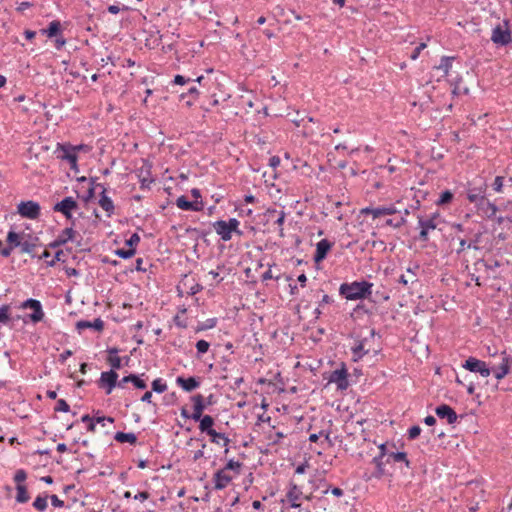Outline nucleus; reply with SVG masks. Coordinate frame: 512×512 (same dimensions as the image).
I'll list each match as a JSON object with an SVG mask.
<instances>
[{
	"instance_id": "f257e3e1",
	"label": "nucleus",
	"mask_w": 512,
	"mask_h": 512,
	"mask_svg": "<svg viewBox=\"0 0 512 512\" xmlns=\"http://www.w3.org/2000/svg\"><path fill=\"white\" fill-rule=\"evenodd\" d=\"M373 283L366 280L344 282L339 287V295L346 300H363L372 295Z\"/></svg>"
},
{
	"instance_id": "f03ea898",
	"label": "nucleus",
	"mask_w": 512,
	"mask_h": 512,
	"mask_svg": "<svg viewBox=\"0 0 512 512\" xmlns=\"http://www.w3.org/2000/svg\"><path fill=\"white\" fill-rule=\"evenodd\" d=\"M193 420L199 422V431L202 434L208 435L211 443H218V439H223V447L225 448L224 455L227 456L229 453L228 445L230 443V439L225 433L218 432L214 429L215 419L211 415L205 414Z\"/></svg>"
},
{
	"instance_id": "7ed1b4c3",
	"label": "nucleus",
	"mask_w": 512,
	"mask_h": 512,
	"mask_svg": "<svg viewBox=\"0 0 512 512\" xmlns=\"http://www.w3.org/2000/svg\"><path fill=\"white\" fill-rule=\"evenodd\" d=\"M396 449V444L394 442H384L378 445L379 453L373 457L372 463L375 466V470L372 473V477L376 479H381L382 477L388 475V471L385 468L384 461L389 458V454L392 453Z\"/></svg>"
},
{
	"instance_id": "20e7f679",
	"label": "nucleus",
	"mask_w": 512,
	"mask_h": 512,
	"mask_svg": "<svg viewBox=\"0 0 512 512\" xmlns=\"http://www.w3.org/2000/svg\"><path fill=\"white\" fill-rule=\"evenodd\" d=\"M486 180L482 177H476L472 181L468 182L467 187V199L469 202L474 203L476 206H480L486 199L487 191Z\"/></svg>"
},
{
	"instance_id": "39448f33",
	"label": "nucleus",
	"mask_w": 512,
	"mask_h": 512,
	"mask_svg": "<svg viewBox=\"0 0 512 512\" xmlns=\"http://www.w3.org/2000/svg\"><path fill=\"white\" fill-rule=\"evenodd\" d=\"M20 309H32L33 312L30 314H27L23 321L24 323H27V320L32 322L33 324H37L41 322L44 319L45 313L43 311L42 304L39 300L34 298H28L25 301L21 302L19 305Z\"/></svg>"
},
{
	"instance_id": "423d86ee",
	"label": "nucleus",
	"mask_w": 512,
	"mask_h": 512,
	"mask_svg": "<svg viewBox=\"0 0 512 512\" xmlns=\"http://www.w3.org/2000/svg\"><path fill=\"white\" fill-rule=\"evenodd\" d=\"M504 27L496 25L491 34V41L498 46H507L512 42L511 31L509 29V20H503Z\"/></svg>"
},
{
	"instance_id": "0eeeda50",
	"label": "nucleus",
	"mask_w": 512,
	"mask_h": 512,
	"mask_svg": "<svg viewBox=\"0 0 512 512\" xmlns=\"http://www.w3.org/2000/svg\"><path fill=\"white\" fill-rule=\"evenodd\" d=\"M79 208L78 202L72 197L67 196L64 197L61 201L57 202L53 206L54 212H59L64 215L67 220L72 221V225H74L75 221L73 219V211Z\"/></svg>"
},
{
	"instance_id": "6e6552de",
	"label": "nucleus",
	"mask_w": 512,
	"mask_h": 512,
	"mask_svg": "<svg viewBox=\"0 0 512 512\" xmlns=\"http://www.w3.org/2000/svg\"><path fill=\"white\" fill-rule=\"evenodd\" d=\"M385 466H396L398 465L400 471L405 473L403 468L405 467L408 470H413L412 462L408 458V454L405 451H398L395 449L392 453L389 454V458L385 461Z\"/></svg>"
},
{
	"instance_id": "1a4fd4ad",
	"label": "nucleus",
	"mask_w": 512,
	"mask_h": 512,
	"mask_svg": "<svg viewBox=\"0 0 512 512\" xmlns=\"http://www.w3.org/2000/svg\"><path fill=\"white\" fill-rule=\"evenodd\" d=\"M97 385L105 390L106 395H110L115 387H119L118 373L114 370L102 372Z\"/></svg>"
},
{
	"instance_id": "9d476101",
	"label": "nucleus",
	"mask_w": 512,
	"mask_h": 512,
	"mask_svg": "<svg viewBox=\"0 0 512 512\" xmlns=\"http://www.w3.org/2000/svg\"><path fill=\"white\" fill-rule=\"evenodd\" d=\"M17 212L24 218L37 219L41 213V207L38 202L33 200L21 201L17 205Z\"/></svg>"
},
{
	"instance_id": "9b49d317",
	"label": "nucleus",
	"mask_w": 512,
	"mask_h": 512,
	"mask_svg": "<svg viewBox=\"0 0 512 512\" xmlns=\"http://www.w3.org/2000/svg\"><path fill=\"white\" fill-rule=\"evenodd\" d=\"M330 383H335L338 390H346L349 387L348 371L344 362L341 363V367L332 371L328 377Z\"/></svg>"
},
{
	"instance_id": "f8f14e48",
	"label": "nucleus",
	"mask_w": 512,
	"mask_h": 512,
	"mask_svg": "<svg viewBox=\"0 0 512 512\" xmlns=\"http://www.w3.org/2000/svg\"><path fill=\"white\" fill-rule=\"evenodd\" d=\"M462 367L470 372L479 373L482 377H488L491 374V369L487 366L486 362L475 357L466 359Z\"/></svg>"
},
{
	"instance_id": "ddd939ff",
	"label": "nucleus",
	"mask_w": 512,
	"mask_h": 512,
	"mask_svg": "<svg viewBox=\"0 0 512 512\" xmlns=\"http://www.w3.org/2000/svg\"><path fill=\"white\" fill-rule=\"evenodd\" d=\"M418 240L421 242L429 241V233L437 228V223L432 218H425V216L418 215Z\"/></svg>"
},
{
	"instance_id": "4468645a",
	"label": "nucleus",
	"mask_w": 512,
	"mask_h": 512,
	"mask_svg": "<svg viewBox=\"0 0 512 512\" xmlns=\"http://www.w3.org/2000/svg\"><path fill=\"white\" fill-rule=\"evenodd\" d=\"M152 165L147 160H143V164L137 169L136 174L140 182V188L142 190L150 189V185L154 182L152 178Z\"/></svg>"
},
{
	"instance_id": "2eb2a0df",
	"label": "nucleus",
	"mask_w": 512,
	"mask_h": 512,
	"mask_svg": "<svg viewBox=\"0 0 512 512\" xmlns=\"http://www.w3.org/2000/svg\"><path fill=\"white\" fill-rule=\"evenodd\" d=\"M54 154L56 155L57 159L62 161L70 162L74 159H78V155L75 153L74 145L69 142L57 143Z\"/></svg>"
},
{
	"instance_id": "dca6fc26",
	"label": "nucleus",
	"mask_w": 512,
	"mask_h": 512,
	"mask_svg": "<svg viewBox=\"0 0 512 512\" xmlns=\"http://www.w3.org/2000/svg\"><path fill=\"white\" fill-rule=\"evenodd\" d=\"M398 212L399 211L393 204H391L389 206L365 207L361 210V214L372 215L373 219L379 218L380 216H384V215H393Z\"/></svg>"
},
{
	"instance_id": "f3484780",
	"label": "nucleus",
	"mask_w": 512,
	"mask_h": 512,
	"mask_svg": "<svg viewBox=\"0 0 512 512\" xmlns=\"http://www.w3.org/2000/svg\"><path fill=\"white\" fill-rule=\"evenodd\" d=\"M76 231L71 227H67L61 231V233L48 244L49 248L56 249L65 245L69 241H74Z\"/></svg>"
},
{
	"instance_id": "a211bd4d",
	"label": "nucleus",
	"mask_w": 512,
	"mask_h": 512,
	"mask_svg": "<svg viewBox=\"0 0 512 512\" xmlns=\"http://www.w3.org/2000/svg\"><path fill=\"white\" fill-rule=\"evenodd\" d=\"M502 355V362L499 366L495 368H490L491 372H494V376L497 380H502L505 378L509 372H510V366L512 364V357L506 353V351H503L501 353Z\"/></svg>"
},
{
	"instance_id": "6ab92c4d",
	"label": "nucleus",
	"mask_w": 512,
	"mask_h": 512,
	"mask_svg": "<svg viewBox=\"0 0 512 512\" xmlns=\"http://www.w3.org/2000/svg\"><path fill=\"white\" fill-rule=\"evenodd\" d=\"M333 247V242L328 239H322L316 244V250L313 256L315 263H320L326 259L329 251Z\"/></svg>"
},
{
	"instance_id": "aec40b11",
	"label": "nucleus",
	"mask_w": 512,
	"mask_h": 512,
	"mask_svg": "<svg viewBox=\"0 0 512 512\" xmlns=\"http://www.w3.org/2000/svg\"><path fill=\"white\" fill-rule=\"evenodd\" d=\"M435 413L440 419H446L448 424H454L458 420L455 410L448 404H441L435 408Z\"/></svg>"
},
{
	"instance_id": "412c9836",
	"label": "nucleus",
	"mask_w": 512,
	"mask_h": 512,
	"mask_svg": "<svg viewBox=\"0 0 512 512\" xmlns=\"http://www.w3.org/2000/svg\"><path fill=\"white\" fill-rule=\"evenodd\" d=\"M178 208L184 211H202L204 208L203 201H189L185 195H181L176 199Z\"/></svg>"
},
{
	"instance_id": "4be33fe9",
	"label": "nucleus",
	"mask_w": 512,
	"mask_h": 512,
	"mask_svg": "<svg viewBox=\"0 0 512 512\" xmlns=\"http://www.w3.org/2000/svg\"><path fill=\"white\" fill-rule=\"evenodd\" d=\"M234 476L228 474L225 470L219 469L214 473L213 482L215 490L225 489L233 480Z\"/></svg>"
},
{
	"instance_id": "5701e85b",
	"label": "nucleus",
	"mask_w": 512,
	"mask_h": 512,
	"mask_svg": "<svg viewBox=\"0 0 512 512\" xmlns=\"http://www.w3.org/2000/svg\"><path fill=\"white\" fill-rule=\"evenodd\" d=\"M212 227L217 233V235L220 236V239L224 242H228L232 239V230L229 228V226L226 224L225 220H217L212 223Z\"/></svg>"
},
{
	"instance_id": "b1692460",
	"label": "nucleus",
	"mask_w": 512,
	"mask_h": 512,
	"mask_svg": "<svg viewBox=\"0 0 512 512\" xmlns=\"http://www.w3.org/2000/svg\"><path fill=\"white\" fill-rule=\"evenodd\" d=\"M302 494L300 487L293 481H290L288 491L286 493L287 500L290 502V507H300V504L297 501L301 498Z\"/></svg>"
},
{
	"instance_id": "393cba45",
	"label": "nucleus",
	"mask_w": 512,
	"mask_h": 512,
	"mask_svg": "<svg viewBox=\"0 0 512 512\" xmlns=\"http://www.w3.org/2000/svg\"><path fill=\"white\" fill-rule=\"evenodd\" d=\"M176 384L180 386L185 392H192L200 386L199 378L195 376H190L188 378H184L183 376H178L176 378Z\"/></svg>"
},
{
	"instance_id": "a878e982",
	"label": "nucleus",
	"mask_w": 512,
	"mask_h": 512,
	"mask_svg": "<svg viewBox=\"0 0 512 512\" xmlns=\"http://www.w3.org/2000/svg\"><path fill=\"white\" fill-rule=\"evenodd\" d=\"M191 401L193 402V412L191 413V419L193 420L204 415L203 412L207 406L205 404V397L201 394L192 396Z\"/></svg>"
},
{
	"instance_id": "bb28decb",
	"label": "nucleus",
	"mask_w": 512,
	"mask_h": 512,
	"mask_svg": "<svg viewBox=\"0 0 512 512\" xmlns=\"http://www.w3.org/2000/svg\"><path fill=\"white\" fill-rule=\"evenodd\" d=\"M102 188L99 198V205L107 212V216L110 217L114 213V203L112 199L107 195V188L103 184H98Z\"/></svg>"
},
{
	"instance_id": "cd10ccee",
	"label": "nucleus",
	"mask_w": 512,
	"mask_h": 512,
	"mask_svg": "<svg viewBox=\"0 0 512 512\" xmlns=\"http://www.w3.org/2000/svg\"><path fill=\"white\" fill-rule=\"evenodd\" d=\"M88 328L101 332L104 329V321L101 318H96L93 321L79 320L76 322V329L79 332Z\"/></svg>"
},
{
	"instance_id": "c85d7f7f",
	"label": "nucleus",
	"mask_w": 512,
	"mask_h": 512,
	"mask_svg": "<svg viewBox=\"0 0 512 512\" xmlns=\"http://www.w3.org/2000/svg\"><path fill=\"white\" fill-rule=\"evenodd\" d=\"M126 383H132L133 386L139 390H145L147 388V383L139 375L133 373L124 376L119 381V388H124Z\"/></svg>"
},
{
	"instance_id": "c756f323",
	"label": "nucleus",
	"mask_w": 512,
	"mask_h": 512,
	"mask_svg": "<svg viewBox=\"0 0 512 512\" xmlns=\"http://www.w3.org/2000/svg\"><path fill=\"white\" fill-rule=\"evenodd\" d=\"M201 92L196 87V85H192L188 88L187 92H183L179 95L180 100H186V106L191 107L194 105L195 101L199 98Z\"/></svg>"
},
{
	"instance_id": "7c9ffc66",
	"label": "nucleus",
	"mask_w": 512,
	"mask_h": 512,
	"mask_svg": "<svg viewBox=\"0 0 512 512\" xmlns=\"http://www.w3.org/2000/svg\"><path fill=\"white\" fill-rule=\"evenodd\" d=\"M40 32L48 38L57 37L62 33L61 22L59 20H53L48 24L47 28L41 29Z\"/></svg>"
},
{
	"instance_id": "2f4dec72",
	"label": "nucleus",
	"mask_w": 512,
	"mask_h": 512,
	"mask_svg": "<svg viewBox=\"0 0 512 512\" xmlns=\"http://www.w3.org/2000/svg\"><path fill=\"white\" fill-rule=\"evenodd\" d=\"M26 240L22 241L20 246L21 253L29 254L32 258L36 257V254H34V249L36 247V244L34 241L38 240V237H32V235L28 234Z\"/></svg>"
},
{
	"instance_id": "473e14b6",
	"label": "nucleus",
	"mask_w": 512,
	"mask_h": 512,
	"mask_svg": "<svg viewBox=\"0 0 512 512\" xmlns=\"http://www.w3.org/2000/svg\"><path fill=\"white\" fill-rule=\"evenodd\" d=\"M367 340V338L361 339L357 342V344L354 347L351 348L354 361L362 359L365 355L369 353V350L365 349V343L367 342Z\"/></svg>"
},
{
	"instance_id": "72a5a7b5",
	"label": "nucleus",
	"mask_w": 512,
	"mask_h": 512,
	"mask_svg": "<svg viewBox=\"0 0 512 512\" xmlns=\"http://www.w3.org/2000/svg\"><path fill=\"white\" fill-rule=\"evenodd\" d=\"M114 440L119 443H129L131 445H135L137 443V436L133 432H122L117 431L114 435Z\"/></svg>"
},
{
	"instance_id": "f704fd0d",
	"label": "nucleus",
	"mask_w": 512,
	"mask_h": 512,
	"mask_svg": "<svg viewBox=\"0 0 512 512\" xmlns=\"http://www.w3.org/2000/svg\"><path fill=\"white\" fill-rule=\"evenodd\" d=\"M64 255L63 251L62 250H58L56 251L55 255L52 256V259L50 260H46V265L48 267H54L56 265L57 262H64V260L62 259V256ZM51 256V253L47 250H44V252L38 256L39 259H48L50 258Z\"/></svg>"
},
{
	"instance_id": "c9c22d12",
	"label": "nucleus",
	"mask_w": 512,
	"mask_h": 512,
	"mask_svg": "<svg viewBox=\"0 0 512 512\" xmlns=\"http://www.w3.org/2000/svg\"><path fill=\"white\" fill-rule=\"evenodd\" d=\"M16 496L15 501L20 504L27 503L30 500L27 486L25 484L16 485Z\"/></svg>"
},
{
	"instance_id": "e433bc0d",
	"label": "nucleus",
	"mask_w": 512,
	"mask_h": 512,
	"mask_svg": "<svg viewBox=\"0 0 512 512\" xmlns=\"http://www.w3.org/2000/svg\"><path fill=\"white\" fill-rule=\"evenodd\" d=\"M477 207L483 210L488 218H493L496 215V212L499 210L497 205L493 202H490L488 199H485L484 202L480 203V206Z\"/></svg>"
},
{
	"instance_id": "4c0bfd02",
	"label": "nucleus",
	"mask_w": 512,
	"mask_h": 512,
	"mask_svg": "<svg viewBox=\"0 0 512 512\" xmlns=\"http://www.w3.org/2000/svg\"><path fill=\"white\" fill-rule=\"evenodd\" d=\"M243 467V463L235 460L234 458L228 459L225 466L222 468L223 470L227 471H233L235 476H238L241 474Z\"/></svg>"
},
{
	"instance_id": "58836bf2",
	"label": "nucleus",
	"mask_w": 512,
	"mask_h": 512,
	"mask_svg": "<svg viewBox=\"0 0 512 512\" xmlns=\"http://www.w3.org/2000/svg\"><path fill=\"white\" fill-rule=\"evenodd\" d=\"M462 77L457 76L455 79L451 81V85L453 87L452 94L453 95H468L469 94V88L468 87H462Z\"/></svg>"
},
{
	"instance_id": "ea45409f",
	"label": "nucleus",
	"mask_w": 512,
	"mask_h": 512,
	"mask_svg": "<svg viewBox=\"0 0 512 512\" xmlns=\"http://www.w3.org/2000/svg\"><path fill=\"white\" fill-rule=\"evenodd\" d=\"M6 242H7V245L12 247V249L14 250L16 247L21 246V243H22L21 236L19 233L15 232L14 230L11 229L7 233Z\"/></svg>"
},
{
	"instance_id": "a19ab883",
	"label": "nucleus",
	"mask_w": 512,
	"mask_h": 512,
	"mask_svg": "<svg viewBox=\"0 0 512 512\" xmlns=\"http://www.w3.org/2000/svg\"><path fill=\"white\" fill-rule=\"evenodd\" d=\"M502 210L505 213V215L504 216H499L497 218V222L499 224H502L504 222L512 223V201L511 200L507 201L504 204Z\"/></svg>"
},
{
	"instance_id": "79ce46f5",
	"label": "nucleus",
	"mask_w": 512,
	"mask_h": 512,
	"mask_svg": "<svg viewBox=\"0 0 512 512\" xmlns=\"http://www.w3.org/2000/svg\"><path fill=\"white\" fill-rule=\"evenodd\" d=\"M49 495H38L35 500L33 501L32 506L39 512H44L48 507V500Z\"/></svg>"
},
{
	"instance_id": "37998d69",
	"label": "nucleus",
	"mask_w": 512,
	"mask_h": 512,
	"mask_svg": "<svg viewBox=\"0 0 512 512\" xmlns=\"http://www.w3.org/2000/svg\"><path fill=\"white\" fill-rule=\"evenodd\" d=\"M217 322H218V320L215 317L208 318L203 322H199L198 325L195 327V332L199 333L202 331L212 329L217 325Z\"/></svg>"
},
{
	"instance_id": "c03bdc74",
	"label": "nucleus",
	"mask_w": 512,
	"mask_h": 512,
	"mask_svg": "<svg viewBox=\"0 0 512 512\" xmlns=\"http://www.w3.org/2000/svg\"><path fill=\"white\" fill-rule=\"evenodd\" d=\"M453 60H454V57L442 56L440 59V63L437 66V69L442 70L444 75H448V73L452 67Z\"/></svg>"
},
{
	"instance_id": "a18cd8bd",
	"label": "nucleus",
	"mask_w": 512,
	"mask_h": 512,
	"mask_svg": "<svg viewBox=\"0 0 512 512\" xmlns=\"http://www.w3.org/2000/svg\"><path fill=\"white\" fill-rule=\"evenodd\" d=\"M454 198V194L450 190H444L440 193L439 198L436 200V205L438 206H444L449 203Z\"/></svg>"
},
{
	"instance_id": "49530a36",
	"label": "nucleus",
	"mask_w": 512,
	"mask_h": 512,
	"mask_svg": "<svg viewBox=\"0 0 512 512\" xmlns=\"http://www.w3.org/2000/svg\"><path fill=\"white\" fill-rule=\"evenodd\" d=\"M152 392L161 394L167 390V383L162 378H156L151 384Z\"/></svg>"
},
{
	"instance_id": "de8ad7c7",
	"label": "nucleus",
	"mask_w": 512,
	"mask_h": 512,
	"mask_svg": "<svg viewBox=\"0 0 512 512\" xmlns=\"http://www.w3.org/2000/svg\"><path fill=\"white\" fill-rule=\"evenodd\" d=\"M311 485H312V488L313 490H318L320 488H324L322 490V494L323 495H326L329 493V490H330V484H328L326 482V479L325 478H320L318 479L317 481H310Z\"/></svg>"
},
{
	"instance_id": "09e8293b",
	"label": "nucleus",
	"mask_w": 512,
	"mask_h": 512,
	"mask_svg": "<svg viewBox=\"0 0 512 512\" xmlns=\"http://www.w3.org/2000/svg\"><path fill=\"white\" fill-rule=\"evenodd\" d=\"M114 254L121 259H130L136 254V248H119L114 251Z\"/></svg>"
},
{
	"instance_id": "8fccbe9b",
	"label": "nucleus",
	"mask_w": 512,
	"mask_h": 512,
	"mask_svg": "<svg viewBox=\"0 0 512 512\" xmlns=\"http://www.w3.org/2000/svg\"><path fill=\"white\" fill-rule=\"evenodd\" d=\"M181 284L184 286V287H187L188 290L186 291V293L189 295V296H193L197 293H199L202 289H203V286L199 283H194L193 285L189 286L187 285V276H185V278L181 281Z\"/></svg>"
},
{
	"instance_id": "3c124183",
	"label": "nucleus",
	"mask_w": 512,
	"mask_h": 512,
	"mask_svg": "<svg viewBox=\"0 0 512 512\" xmlns=\"http://www.w3.org/2000/svg\"><path fill=\"white\" fill-rule=\"evenodd\" d=\"M197 350V358H200L203 354L207 353L210 348V343L206 340H198L195 344Z\"/></svg>"
},
{
	"instance_id": "603ef678",
	"label": "nucleus",
	"mask_w": 512,
	"mask_h": 512,
	"mask_svg": "<svg viewBox=\"0 0 512 512\" xmlns=\"http://www.w3.org/2000/svg\"><path fill=\"white\" fill-rule=\"evenodd\" d=\"M406 222H407L406 218L404 216H400L398 218H391V219L385 220L384 225L391 226L393 228H400L401 226L406 224Z\"/></svg>"
},
{
	"instance_id": "864d4df0",
	"label": "nucleus",
	"mask_w": 512,
	"mask_h": 512,
	"mask_svg": "<svg viewBox=\"0 0 512 512\" xmlns=\"http://www.w3.org/2000/svg\"><path fill=\"white\" fill-rule=\"evenodd\" d=\"M10 306L7 304L0 306V323L6 324L10 321Z\"/></svg>"
},
{
	"instance_id": "5fc2aeb1",
	"label": "nucleus",
	"mask_w": 512,
	"mask_h": 512,
	"mask_svg": "<svg viewBox=\"0 0 512 512\" xmlns=\"http://www.w3.org/2000/svg\"><path fill=\"white\" fill-rule=\"evenodd\" d=\"M108 363L111 366L110 370H119L122 368V358L119 356H109L108 357Z\"/></svg>"
},
{
	"instance_id": "6e6d98bb",
	"label": "nucleus",
	"mask_w": 512,
	"mask_h": 512,
	"mask_svg": "<svg viewBox=\"0 0 512 512\" xmlns=\"http://www.w3.org/2000/svg\"><path fill=\"white\" fill-rule=\"evenodd\" d=\"M81 422L87 423V431L95 432L96 425L94 417H91L89 414H85L81 417Z\"/></svg>"
},
{
	"instance_id": "4d7b16f0",
	"label": "nucleus",
	"mask_w": 512,
	"mask_h": 512,
	"mask_svg": "<svg viewBox=\"0 0 512 512\" xmlns=\"http://www.w3.org/2000/svg\"><path fill=\"white\" fill-rule=\"evenodd\" d=\"M320 436H325V440L328 442H331L330 432L329 431L325 432L324 430H321L319 433L310 434L309 441L312 443H316L319 440Z\"/></svg>"
},
{
	"instance_id": "13d9d810",
	"label": "nucleus",
	"mask_w": 512,
	"mask_h": 512,
	"mask_svg": "<svg viewBox=\"0 0 512 512\" xmlns=\"http://www.w3.org/2000/svg\"><path fill=\"white\" fill-rule=\"evenodd\" d=\"M421 431L422 429L419 425H413L407 431V438L409 440H415L417 437H419Z\"/></svg>"
},
{
	"instance_id": "bf43d9fd",
	"label": "nucleus",
	"mask_w": 512,
	"mask_h": 512,
	"mask_svg": "<svg viewBox=\"0 0 512 512\" xmlns=\"http://www.w3.org/2000/svg\"><path fill=\"white\" fill-rule=\"evenodd\" d=\"M492 189L500 193L502 192L503 186H504V177L503 176H496L493 183L491 184Z\"/></svg>"
},
{
	"instance_id": "052dcab7",
	"label": "nucleus",
	"mask_w": 512,
	"mask_h": 512,
	"mask_svg": "<svg viewBox=\"0 0 512 512\" xmlns=\"http://www.w3.org/2000/svg\"><path fill=\"white\" fill-rule=\"evenodd\" d=\"M56 412H64L67 413L70 411V406L64 399L57 400L56 406L54 408Z\"/></svg>"
},
{
	"instance_id": "680f3d73",
	"label": "nucleus",
	"mask_w": 512,
	"mask_h": 512,
	"mask_svg": "<svg viewBox=\"0 0 512 512\" xmlns=\"http://www.w3.org/2000/svg\"><path fill=\"white\" fill-rule=\"evenodd\" d=\"M27 478V473L24 469H18L13 477V480L16 482V485L17 484H23V482L26 480Z\"/></svg>"
},
{
	"instance_id": "e2e57ef3",
	"label": "nucleus",
	"mask_w": 512,
	"mask_h": 512,
	"mask_svg": "<svg viewBox=\"0 0 512 512\" xmlns=\"http://www.w3.org/2000/svg\"><path fill=\"white\" fill-rule=\"evenodd\" d=\"M139 242L140 236L138 233H133L130 238L125 241V244L128 246V248H136Z\"/></svg>"
},
{
	"instance_id": "0e129e2a",
	"label": "nucleus",
	"mask_w": 512,
	"mask_h": 512,
	"mask_svg": "<svg viewBox=\"0 0 512 512\" xmlns=\"http://www.w3.org/2000/svg\"><path fill=\"white\" fill-rule=\"evenodd\" d=\"M191 81H192L191 78H187L183 75L177 74L174 76L172 83L175 85H185V84L190 83Z\"/></svg>"
},
{
	"instance_id": "69168bd1",
	"label": "nucleus",
	"mask_w": 512,
	"mask_h": 512,
	"mask_svg": "<svg viewBox=\"0 0 512 512\" xmlns=\"http://www.w3.org/2000/svg\"><path fill=\"white\" fill-rule=\"evenodd\" d=\"M419 268H420L419 265L415 264L413 268L412 267H408L406 269V272L408 274H410V282L411 283L417 282V280H418L417 279V271L419 270Z\"/></svg>"
},
{
	"instance_id": "338daca9",
	"label": "nucleus",
	"mask_w": 512,
	"mask_h": 512,
	"mask_svg": "<svg viewBox=\"0 0 512 512\" xmlns=\"http://www.w3.org/2000/svg\"><path fill=\"white\" fill-rule=\"evenodd\" d=\"M94 420H95V425L101 424L103 427L106 426V422H108V423L114 422V418H112L110 416H98V417H95Z\"/></svg>"
},
{
	"instance_id": "774afa93",
	"label": "nucleus",
	"mask_w": 512,
	"mask_h": 512,
	"mask_svg": "<svg viewBox=\"0 0 512 512\" xmlns=\"http://www.w3.org/2000/svg\"><path fill=\"white\" fill-rule=\"evenodd\" d=\"M173 322L174 324L179 327V328H182V329H185L187 328V321L185 319H182L179 314L175 315L173 317Z\"/></svg>"
}]
</instances>
